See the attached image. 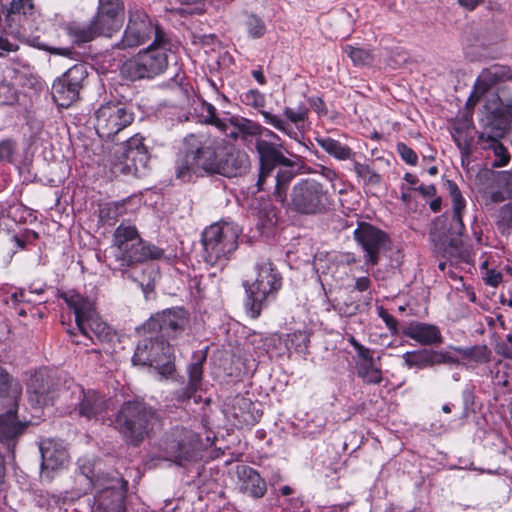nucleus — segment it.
<instances>
[{
	"mask_svg": "<svg viewBox=\"0 0 512 512\" xmlns=\"http://www.w3.org/2000/svg\"><path fill=\"white\" fill-rule=\"evenodd\" d=\"M283 113L289 121L294 124H298L307 118L308 110L303 106H300L297 110H294L290 107H285Z\"/></svg>",
	"mask_w": 512,
	"mask_h": 512,
	"instance_id": "5fc2aeb1",
	"label": "nucleus"
},
{
	"mask_svg": "<svg viewBox=\"0 0 512 512\" xmlns=\"http://www.w3.org/2000/svg\"><path fill=\"white\" fill-rule=\"evenodd\" d=\"M353 170L366 185L377 186L381 183L382 178L380 174L367 164L355 161L353 164Z\"/></svg>",
	"mask_w": 512,
	"mask_h": 512,
	"instance_id": "a19ab883",
	"label": "nucleus"
},
{
	"mask_svg": "<svg viewBox=\"0 0 512 512\" xmlns=\"http://www.w3.org/2000/svg\"><path fill=\"white\" fill-rule=\"evenodd\" d=\"M99 37L111 38L122 27V20H115L100 12L91 19Z\"/></svg>",
	"mask_w": 512,
	"mask_h": 512,
	"instance_id": "f704fd0d",
	"label": "nucleus"
},
{
	"mask_svg": "<svg viewBox=\"0 0 512 512\" xmlns=\"http://www.w3.org/2000/svg\"><path fill=\"white\" fill-rule=\"evenodd\" d=\"M309 104L319 115H326L328 113L325 103L320 97L310 98Z\"/></svg>",
	"mask_w": 512,
	"mask_h": 512,
	"instance_id": "774afa93",
	"label": "nucleus"
},
{
	"mask_svg": "<svg viewBox=\"0 0 512 512\" xmlns=\"http://www.w3.org/2000/svg\"><path fill=\"white\" fill-rule=\"evenodd\" d=\"M359 309V304L353 299H349L343 303H338L337 310L341 315L344 316H352L357 313Z\"/></svg>",
	"mask_w": 512,
	"mask_h": 512,
	"instance_id": "bf43d9fd",
	"label": "nucleus"
},
{
	"mask_svg": "<svg viewBox=\"0 0 512 512\" xmlns=\"http://www.w3.org/2000/svg\"><path fill=\"white\" fill-rule=\"evenodd\" d=\"M205 361V356L202 357L201 360L192 363L188 367V375H189V381L188 383L192 386L200 388L202 375H203V362Z\"/></svg>",
	"mask_w": 512,
	"mask_h": 512,
	"instance_id": "09e8293b",
	"label": "nucleus"
},
{
	"mask_svg": "<svg viewBox=\"0 0 512 512\" xmlns=\"http://www.w3.org/2000/svg\"><path fill=\"white\" fill-rule=\"evenodd\" d=\"M197 436L184 427H174L165 435L160 444V457L184 466L195 456Z\"/></svg>",
	"mask_w": 512,
	"mask_h": 512,
	"instance_id": "dca6fc26",
	"label": "nucleus"
},
{
	"mask_svg": "<svg viewBox=\"0 0 512 512\" xmlns=\"http://www.w3.org/2000/svg\"><path fill=\"white\" fill-rule=\"evenodd\" d=\"M18 411L0 412V443L13 451L20 437L26 432L30 422L20 420Z\"/></svg>",
	"mask_w": 512,
	"mask_h": 512,
	"instance_id": "b1692460",
	"label": "nucleus"
},
{
	"mask_svg": "<svg viewBox=\"0 0 512 512\" xmlns=\"http://www.w3.org/2000/svg\"><path fill=\"white\" fill-rule=\"evenodd\" d=\"M133 120L134 114L125 104L109 101L95 111V130L101 139L110 140Z\"/></svg>",
	"mask_w": 512,
	"mask_h": 512,
	"instance_id": "2eb2a0df",
	"label": "nucleus"
},
{
	"mask_svg": "<svg viewBox=\"0 0 512 512\" xmlns=\"http://www.w3.org/2000/svg\"><path fill=\"white\" fill-rule=\"evenodd\" d=\"M220 145V141L204 133L186 136L174 164L176 179L186 183L203 173L216 174Z\"/></svg>",
	"mask_w": 512,
	"mask_h": 512,
	"instance_id": "f03ea898",
	"label": "nucleus"
},
{
	"mask_svg": "<svg viewBox=\"0 0 512 512\" xmlns=\"http://www.w3.org/2000/svg\"><path fill=\"white\" fill-rule=\"evenodd\" d=\"M378 316L385 322L386 327L393 333H397L398 321L383 307H377Z\"/></svg>",
	"mask_w": 512,
	"mask_h": 512,
	"instance_id": "4d7b16f0",
	"label": "nucleus"
},
{
	"mask_svg": "<svg viewBox=\"0 0 512 512\" xmlns=\"http://www.w3.org/2000/svg\"><path fill=\"white\" fill-rule=\"evenodd\" d=\"M261 115L264 118L265 123L273 126L277 130L283 132L288 137L294 140H298L297 131L289 125L286 121H284L280 116L272 114L271 112L262 110Z\"/></svg>",
	"mask_w": 512,
	"mask_h": 512,
	"instance_id": "4c0bfd02",
	"label": "nucleus"
},
{
	"mask_svg": "<svg viewBox=\"0 0 512 512\" xmlns=\"http://www.w3.org/2000/svg\"><path fill=\"white\" fill-rule=\"evenodd\" d=\"M315 141L326 153L338 160H350L354 155L349 146L331 137H316Z\"/></svg>",
	"mask_w": 512,
	"mask_h": 512,
	"instance_id": "473e14b6",
	"label": "nucleus"
},
{
	"mask_svg": "<svg viewBox=\"0 0 512 512\" xmlns=\"http://www.w3.org/2000/svg\"><path fill=\"white\" fill-rule=\"evenodd\" d=\"M125 213L124 202H109L99 207V219L103 224L112 225Z\"/></svg>",
	"mask_w": 512,
	"mask_h": 512,
	"instance_id": "e433bc0d",
	"label": "nucleus"
},
{
	"mask_svg": "<svg viewBox=\"0 0 512 512\" xmlns=\"http://www.w3.org/2000/svg\"><path fill=\"white\" fill-rule=\"evenodd\" d=\"M41 473L50 477V471L63 468L68 461V454L63 445L53 439H46L40 443Z\"/></svg>",
	"mask_w": 512,
	"mask_h": 512,
	"instance_id": "393cba45",
	"label": "nucleus"
},
{
	"mask_svg": "<svg viewBox=\"0 0 512 512\" xmlns=\"http://www.w3.org/2000/svg\"><path fill=\"white\" fill-rule=\"evenodd\" d=\"M16 149V143L11 139L0 141V161L11 162Z\"/></svg>",
	"mask_w": 512,
	"mask_h": 512,
	"instance_id": "864d4df0",
	"label": "nucleus"
},
{
	"mask_svg": "<svg viewBox=\"0 0 512 512\" xmlns=\"http://www.w3.org/2000/svg\"><path fill=\"white\" fill-rule=\"evenodd\" d=\"M309 343V338L302 332H295L289 335L287 340V347H292L295 345V350L298 352H304L307 349V345Z\"/></svg>",
	"mask_w": 512,
	"mask_h": 512,
	"instance_id": "603ef678",
	"label": "nucleus"
},
{
	"mask_svg": "<svg viewBox=\"0 0 512 512\" xmlns=\"http://www.w3.org/2000/svg\"><path fill=\"white\" fill-rule=\"evenodd\" d=\"M485 283L492 287H497L502 281V274L495 270H488L484 277Z\"/></svg>",
	"mask_w": 512,
	"mask_h": 512,
	"instance_id": "338daca9",
	"label": "nucleus"
},
{
	"mask_svg": "<svg viewBox=\"0 0 512 512\" xmlns=\"http://www.w3.org/2000/svg\"><path fill=\"white\" fill-rule=\"evenodd\" d=\"M65 30L76 44L88 43L99 37L92 20L88 23H69Z\"/></svg>",
	"mask_w": 512,
	"mask_h": 512,
	"instance_id": "2f4dec72",
	"label": "nucleus"
},
{
	"mask_svg": "<svg viewBox=\"0 0 512 512\" xmlns=\"http://www.w3.org/2000/svg\"><path fill=\"white\" fill-rule=\"evenodd\" d=\"M18 99L16 89L9 83L0 82V104L12 105Z\"/></svg>",
	"mask_w": 512,
	"mask_h": 512,
	"instance_id": "3c124183",
	"label": "nucleus"
},
{
	"mask_svg": "<svg viewBox=\"0 0 512 512\" xmlns=\"http://www.w3.org/2000/svg\"><path fill=\"white\" fill-rule=\"evenodd\" d=\"M454 350L463 358L473 360L475 362L488 361V348L485 345H474L470 347H454Z\"/></svg>",
	"mask_w": 512,
	"mask_h": 512,
	"instance_id": "79ce46f5",
	"label": "nucleus"
},
{
	"mask_svg": "<svg viewBox=\"0 0 512 512\" xmlns=\"http://www.w3.org/2000/svg\"><path fill=\"white\" fill-rule=\"evenodd\" d=\"M259 155L260 171L258 174V190H265L267 178H269L276 166H293L292 160L285 156L286 149L282 143L270 142L265 139H257L255 143Z\"/></svg>",
	"mask_w": 512,
	"mask_h": 512,
	"instance_id": "a211bd4d",
	"label": "nucleus"
},
{
	"mask_svg": "<svg viewBox=\"0 0 512 512\" xmlns=\"http://www.w3.org/2000/svg\"><path fill=\"white\" fill-rule=\"evenodd\" d=\"M463 212H452V220L449 228V232L454 235L461 236L465 229L463 223Z\"/></svg>",
	"mask_w": 512,
	"mask_h": 512,
	"instance_id": "13d9d810",
	"label": "nucleus"
},
{
	"mask_svg": "<svg viewBox=\"0 0 512 512\" xmlns=\"http://www.w3.org/2000/svg\"><path fill=\"white\" fill-rule=\"evenodd\" d=\"M204 109H205V112H206V116H205V122L206 123H209V124L214 125L215 127H217L219 125L218 122H222L223 121L222 119H220L217 116L216 108L212 104L206 103L204 105Z\"/></svg>",
	"mask_w": 512,
	"mask_h": 512,
	"instance_id": "69168bd1",
	"label": "nucleus"
},
{
	"mask_svg": "<svg viewBox=\"0 0 512 512\" xmlns=\"http://www.w3.org/2000/svg\"><path fill=\"white\" fill-rule=\"evenodd\" d=\"M294 177V172L288 169H279L274 177L275 184L273 196L276 201L285 206H287V202H289L287 192Z\"/></svg>",
	"mask_w": 512,
	"mask_h": 512,
	"instance_id": "72a5a7b5",
	"label": "nucleus"
},
{
	"mask_svg": "<svg viewBox=\"0 0 512 512\" xmlns=\"http://www.w3.org/2000/svg\"><path fill=\"white\" fill-rule=\"evenodd\" d=\"M109 267L122 274L138 264L164 257V250L143 240L136 226L122 222L113 232L110 246Z\"/></svg>",
	"mask_w": 512,
	"mask_h": 512,
	"instance_id": "f257e3e1",
	"label": "nucleus"
},
{
	"mask_svg": "<svg viewBox=\"0 0 512 512\" xmlns=\"http://www.w3.org/2000/svg\"><path fill=\"white\" fill-rule=\"evenodd\" d=\"M157 411L141 401L124 402L117 413L115 427L129 445L138 446L157 425Z\"/></svg>",
	"mask_w": 512,
	"mask_h": 512,
	"instance_id": "39448f33",
	"label": "nucleus"
},
{
	"mask_svg": "<svg viewBox=\"0 0 512 512\" xmlns=\"http://www.w3.org/2000/svg\"><path fill=\"white\" fill-rule=\"evenodd\" d=\"M218 164L216 174L231 178L246 173L250 168V159L245 151L231 147L219 157Z\"/></svg>",
	"mask_w": 512,
	"mask_h": 512,
	"instance_id": "a878e982",
	"label": "nucleus"
},
{
	"mask_svg": "<svg viewBox=\"0 0 512 512\" xmlns=\"http://www.w3.org/2000/svg\"><path fill=\"white\" fill-rule=\"evenodd\" d=\"M344 52L356 66H366L372 64L373 62L372 54L363 48L346 45L344 47Z\"/></svg>",
	"mask_w": 512,
	"mask_h": 512,
	"instance_id": "c03bdc74",
	"label": "nucleus"
},
{
	"mask_svg": "<svg viewBox=\"0 0 512 512\" xmlns=\"http://www.w3.org/2000/svg\"><path fill=\"white\" fill-rule=\"evenodd\" d=\"M512 121L511 101L501 100L496 95L487 98L486 103L480 111V124L488 129V145L484 148L492 150L496 159L492 167H503L510 161V155L506 147L498 140L505 133L509 123Z\"/></svg>",
	"mask_w": 512,
	"mask_h": 512,
	"instance_id": "7ed1b4c3",
	"label": "nucleus"
},
{
	"mask_svg": "<svg viewBox=\"0 0 512 512\" xmlns=\"http://www.w3.org/2000/svg\"><path fill=\"white\" fill-rule=\"evenodd\" d=\"M509 80H512V69L509 66L495 64L485 68L477 77L471 97H476L477 100L483 97L484 104L491 95H496L501 100L509 99L511 101L512 112V99L509 96L502 98L498 93L490 91L495 86Z\"/></svg>",
	"mask_w": 512,
	"mask_h": 512,
	"instance_id": "412c9836",
	"label": "nucleus"
},
{
	"mask_svg": "<svg viewBox=\"0 0 512 512\" xmlns=\"http://www.w3.org/2000/svg\"><path fill=\"white\" fill-rule=\"evenodd\" d=\"M21 384L0 367V412L18 411Z\"/></svg>",
	"mask_w": 512,
	"mask_h": 512,
	"instance_id": "bb28decb",
	"label": "nucleus"
},
{
	"mask_svg": "<svg viewBox=\"0 0 512 512\" xmlns=\"http://www.w3.org/2000/svg\"><path fill=\"white\" fill-rule=\"evenodd\" d=\"M255 270V281L251 284L244 283L247 294L245 307L252 318L259 317L266 301L274 297L282 285V277L269 259H260Z\"/></svg>",
	"mask_w": 512,
	"mask_h": 512,
	"instance_id": "423d86ee",
	"label": "nucleus"
},
{
	"mask_svg": "<svg viewBox=\"0 0 512 512\" xmlns=\"http://www.w3.org/2000/svg\"><path fill=\"white\" fill-rule=\"evenodd\" d=\"M499 223L512 229V204H505L499 210Z\"/></svg>",
	"mask_w": 512,
	"mask_h": 512,
	"instance_id": "052dcab7",
	"label": "nucleus"
},
{
	"mask_svg": "<svg viewBox=\"0 0 512 512\" xmlns=\"http://www.w3.org/2000/svg\"><path fill=\"white\" fill-rule=\"evenodd\" d=\"M278 221L276 208L265 204L257 211V227L262 234L269 235Z\"/></svg>",
	"mask_w": 512,
	"mask_h": 512,
	"instance_id": "c9c22d12",
	"label": "nucleus"
},
{
	"mask_svg": "<svg viewBox=\"0 0 512 512\" xmlns=\"http://www.w3.org/2000/svg\"><path fill=\"white\" fill-rule=\"evenodd\" d=\"M68 307L75 314V321L80 332L94 342V337L100 342L110 341L112 329L99 317L94 302L79 293L69 291L63 294Z\"/></svg>",
	"mask_w": 512,
	"mask_h": 512,
	"instance_id": "6e6552de",
	"label": "nucleus"
},
{
	"mask_svg": "<svg viewBox=\"0 0 512 512\" xmlns=\"http://www.w3.org/2000/svg\"><path fill=\"white\" fill-rule=\"evenodd\" d=\"M405 365L419 370L431 368L441 364H458L459 360L447 351H437L433 349H420L407 351L402 355Z\"/></svg>",
	"mask_w": 512,
	"mask_h": 512,
	"instance_id": "4be33fe9",
	"label": "nucleus"
},
{
	"mask_svg": "<svg viewBox=\"0 0 512 512\" xmlns=\"http://www.w3.org/2000/svg\"><path fill=\"white\" fill-rule=\"evenodd\" d=\"M358 376L367 384H379L382 381V372L374 366L373 362H364L359 365Z\"/></svg>",
	"mask_w": 512,
	"mask_h": 512,
	"instance_id": "37998d69",
	"label": "nucleus"
},
{
	"mask_svg": "<svg viewBox=\"0 0 512 512\" xmlns=\"http://www.w3.org/2000/svg\"><path fill=\"white\" fill-rule=\"evenodd\" d=\"M236 121L239 128V132L241 133V138L243 139H245L247 136H258L263 131L261 125L246 118L236 117Z\"/></svg>",
	"mask_w": 512,
	"mask_h": 512,
	"instance_id": "de8ad7c7",
	"label": "nucleus"
},
{
	"mask_svg": "<svg viewBox=\"0 0 512 512\" xmlns=\"http://www.w3.org/2000/svg\"><path fill=\"white\" fill-rule=\"evenodd\" d=\"M397 152L400 155L401 159L405 161L409 165H416L418 161V156L416 152L407 146L405 143L397 144Z\"/></svg>",
	"mask_w": 512,
	"mask_h": 512,
	"instance_id": "6e6d98bb",
	"label": "nucleus"
},
{
	"mask_svg": "<svg viewBox=\"0 0 512 512\" xmlns=\"http://www.w3.org/2000/svg\"><path fill=\"white\" fill-rule=\"evenodd\" d=\"M236 473L243 491L249 493L254 498L264 496L267 491V485L255 469L247 465H240L237 467Z\"/></svg>",
	"mask_w": 512,
	"mask_h": 512,
	"instance_id": "c756f323",
	"label": "nucleus"
},
{
	"mask_svg": "<svg viewBox=\"0 0 512 512\" xmlns=\"http://www.w3.org/2000/svg\"><path fill=\"white\" fill-rule=\"evenodd\" d=\"M403 334L424 346L438 345L443 342L440 329L428 323H411L403 330Z\"/></svg>",
	"mask_w": 512,
	"mask_h": 512,
	"instance_id": "c85d7f7f",
	"label": "nucleus"
},
{
	"mask_svg": "<svg viewBox=\"0 0 512 512\" xmlns=\"http://www.w3.org/2000/svg\"><path fill=\"white\" fill-rule=\"evenodd\" d=\"M504 40V36L501 32H496L494 34H489L485 32L482 34L480 43L483 46H493L501 43Z\"/></svg>",
	"mask_w": 512,
	"mask_h": 512,
	"instance_id": "0e129e2a",
	"label": "nucleus"
},
{
	"mask_svg": "<svg viewBox=\"0 0 512 512\" xmlns=\"http://www.w3.org/2000/svg\"><path fill=\"white\" fill-rule=\"evenodd\" d=\"M140 134L130 137L119 155L112 162L113 173L131 174L140 177L147 168L150 153Z\"/></svg>",
	"mask_w": 512,
	"mask_h": 512,
	"instance_id": "4468645a",
	"label": "nucleus"
},
{
	"mask_svg": "<svg viewBox=\"0 0 512 512\" xmlns=\"http://www.w3.org/2000/svg\"><path fill=\"white\" fill-rule=\"evenodd\" d=\"M132 361L135 365L154 367L163 377L175 370L172 346L155 334L138 342Z\"/></svg>",
	"mask_w": 512,
	"mask_h": 512,
	"instance_id": "ddd939ff",
	"label": "nucleus"
},
{
	"mask_svg": "<svg viewBox=\"0 0 512 512\" xmlns=\"http://www.w3.org/2000/svg\"><path fill=\"white\" fill-rule=\"evenodd\" d=\"M97 11L115 20H122L124 4L122 0H99Z\"/></svg>",
	"mask_w": 512,
	"mask_h": 512,
	"instance_id": "58836bf2",
	"label": "nucleus"
},
{
	"mask_svg": "<svg viewBox=\"0 0 512 512\" xmlns=\"http://www.w3.org/2000/svg\"><path fill=\"white\" fill-rule=\"evenodd\" d=\"M87 77L88 71L85 64L79 63L69 68L52 85V96L55 103L63 108L70 107L78 100Z\"/></svg>",
	"mask_w": 512,
	"mask_h": 512,
	"instance_id": "f3484780",
	"label": "nucleus"
},
{
	"mask_svg": "<svg viewBox=\"0 0 512 512\" xmlns=\"http://www.w3.org/2000/svg\"><path fill=\"white\" fill-rule=\"evenodd\" d=\"M198 391V388L195 386L191 387V384H187L185 387H182L180 389H177L174 392V398L177 401H187L189 400L196 392Z\"/></svg>",
	"mask_w": 512,
	"mask_h": 512,
	"instance_id": "680f3d73",
	"label": "nucleus"
},
{
	"mask_svg": "<svg viewBox=\"0 0 512 512\" xmlns=\"http://www.w3.org/2000/svg\"><path fill=\"white\" fill-rule=\"evenodd\" d=\"M168 51L167 38L158 44L151 43L146 49L127 60L121 68V73L132 81L154 78L168 67Z\"/></svg>",
	"mask_w": 512,
	"mask_h": 512,
	"instance_id": "1a4fd4ad",
	"label": "nucleus"
},
{
	"mask_svg": "<svg viewBox=\"0 0 512 512\" xmlns=\"http://www.w3.org/2000/svg\"><path fill=\"white\" fill-rule=\"evenodd\" d=\"M82 473L95 490L93 512H125L126 482L119 476L109 474L95 476L92 471Z\"/></svg>",
	"mask_w": 512,
	"mask_h": 512,
	"instance_id": "f8f14e48",
	"label": "nucleus"
},
{
	"mask_svg": "<svg viewBox=\"0 0 512 512\" xmlns=\"http://www.w3.org/2000/svg\"><path fill=\"white\" fill-rule=\"evenodd\" d=\"M245 98L248 103L255 108L263 107L265 104V97L258 90H249L246 93Z\"/></svg>",
	"mask_w": 512,
	"mask_h": 512,
	"instance_id": "e2e57ef3",
	"label": "nucleus"
},
{
	"mask_svg": "<svg viewBox=\"0 0 512 512\" xmlns=\"http://www.w3.org/2000/svg\"><path fill=\"white\" fill-rule=\"evenodd\" d=\"M451 135L460 150L462 165L467 166L472 154V145L475 136L474 126L468 121H458L453 126Z\"/></svg>",
	"mask_w": 512,
	"mask_h": 512,
	"instance_id": "cd10ccee",
	"label": "nucleus"
},
{
	"mask_svg": "<svg viewBox=\"0 0 512 512\" xmlns=\"http://www.w3.org/2000/svg\"><path fill=\"white\" fill-rule=\"evenodd\" d=\"M188 323V314L184 309H168L151 316L145 328L161 339H173L184 332Z\"/></svg>",
	"mask_w": 512,
	"mask_h": 512,
	"instance_id": "6ab92c4d",
	"label": "nucleus"
},
{
	"mask_svg": "<svg viewBox=\"0 0 512 512\" xmlns=\"http://www.w3.org/2000/svg\"><path fill=\"white\" fill-rule=\"evenodd\" d=\"M241 233L239 225L231 221H219L207 227L201 236L204 261L223 269L237 250Z\"/></svg>",
	"mask_w": 512,
	"mask_h": 512,
	"instance_id": "20e7f679",
	"label": "nucleus"
},
{
	"mask_svg": "<svg viewBox=\"0 0 512 512\" xmlns=\"http://www.w3.org/2000/svg\"><path fill=\"white\" fill-rule=\"evenodd\" d=\"M444 186L451 197L453 206L452 212H464L466 207V201L463 198L458 185L452 180H446Z\"/></svg>",
	"mask_w": 512,
	"mask_h": 512,
	"instance_id": "a18cd8bd",
	"label": "nucleus"
},
{
	"mask_svg": "<svg viewBox=\"0 0 512 512\" xmlns=\"http://www.w3.org/2000/svg\"><path fill=\"white\" fill-rule=\"evenodd\" d=\"M244 25L248 36L252 39L262 38L267 31L264 20L253 13L246 15Z\"/></svg>",
	"mask_w": 512,
	"mask_h": 512,
	"instance_id": "ea45409f",
	"label": "nucleus"
},
{
	"mask_svg": "<svg viewBox=\"0 0 512 512\" xmlns=\"http://www.w3.org/2000/svg\"><path fill=\"white\" fill-rule=\"evenodd\" d=\"M59 397L68 414L76 413L87 420H99L113 406L112 400L104 394L77 384L61 391Z\"/></svg>",
	"mask_w": 512,
	"mask_h": 512,
	"instance_id": "9d476101",
	"label": "nucleus"
},
{
	"mask_svg": "<svg viewBox=\"0 0 512 512\" xmlns=\"http://www.w3.org/2000/svg\"><path fill=\"white\" fill-rule=\"evenodd\" d=\"M444 186L451 197L453 206L452 212H464L466 207V201L463 198L458 185L452 180H446Z\"/></svg>",
	"mask_w": 512,
	"mask_h": 512,
	"instance_id": "49530a36",
	"label": "nucleus"
},
{
	"mask_svg": "<svg viewBox=\"0 0 512 512\" xmlns=\"http://www.w3.org/2000/svg\"><path fill=\"white\" fill-rule=\"evenodd\" d=\"M218 123L219 125L216 128L219 129V131L226 137L232 140H237L239 137H241L236 118H231L228 121L223 120L222 122Z\"/></svg>",
	"mask_w": 512,
	"mask_h": 512,
	"instance_id": "8fccbe9b",
	"label": "nucleus"
},
{
	"mask_svg": "<svg viewBox=\"0 0 512 512\" xmlns=\"http://www.w3.org/2000/svg\"><path fill=\"white\" fill-rule=\"evenodd\" d=\"M161 43L166 39L165 32L141 8H129L128 20L122 38L114 47L117 49L135 48L152 40Z\"/></svg>",
	"mask_w": 512,
	"mask_h": 512,
	"instance_id": "9b49d317",
	"label": "nucleus"
},
{
	"mask_svg": "<svg viewBox=\"0 0 512 512\" xmlns=\"http://www.w3.org/2000/svg\"><path fill=\"white\" fill-rule=\"evenodd\" d=\"M354 238L365 252V263L377 265L380 252L388 244L387 234L369 223L361 222L354 231Z\"/></svg>",
	"mask_w": 512,
	"mask_h": 512,
	"instance_id": "aec40b11",
	"label": "nucleus"
},
{
	"mask_svg": "<svg viewBox=\"0 0 512 512\" xmlns=\"http://www.w3.org/2000/svg\"><path fill=\"white\" fill-rule=\"evenodd\" d=\"M479 177L489 182L485 192L489 195L491 202L500 203L512 199V171L485 169Z\"/></svg>",
	"mask_w": 512,
	"mask_h": 512,
	"instance_id": "5701e85b",
	"label": "nucleus"
},
{
	"mask_svg": "<svg viewBox=\"0 0 512 512\" xmlns=\"http://www.w3.org/2000/svg\"><path fill=\"white\" fill-rule=\"evenodd\" d=\"M52 387L53 383L50 377L45 372L39 371L31 377L27 389L29 393L35 395L38 404L46 405L53 400V397L50 396Z\"/></svg>",
	"mask_w": 512,
	"mask_h": 512,
	"instance_id": "7c9ffc66",
	"label": "nucleus"
},
{
	"mask_svg": "<svg viewBox=\"0 0 512 512\" xmlns=\"http://www.w3.org/2000/svg\"><path fill=\"white\" fill-rule=\"evenodd\" d=\"M331 206V194L324 184L314 179H303L291 191L287 210L305 216L326 213Z\"/></svg>",
	"mask_w": 512,
	"mask_h": 512,
	"instance_id": "0eeeda50",
	"label": "nucleus"
}]
</instances>
